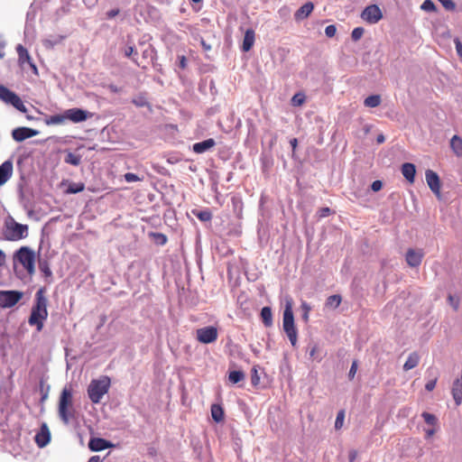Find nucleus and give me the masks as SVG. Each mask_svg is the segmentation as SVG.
Returning a JSON list of instances; mask_svg holds the SVG:
<instances>
[{
    "label": "nucleus",
    "instance_id": "obj_1",
    "mask_svg": "<svg viewBox=\"0 0 462 462\" xmlns=\"http://www.w3.org/2000/svg\"><path fill=\"white\" fill-rule=\"evenodd\" d=\"M47 290L41 287L35 293L34 303L32 305L31 315L28 319L30 326H35L40 332L43 328V323L48 318V299L46 297Z\"/></svg>",
    "mask_w": 462,
    "mask_h": 462
},
{
    "label": "nucleus",
    "instance_id": "obj_2",
    "mask_svg": "<svg viewBox=\"0 0 462 462\" xmlns=\"http://www.w3.org/2000/svg\"><path fill=\"white\" fill-rule=\"evenodd\" d=\"M72 399L71 386H65L61 391L58 406L59 416L65 424H68L69 420L75 417Z\"/></svg>",
    "mask_w": 462,
    "mask_h": 462
},
{
    "label": "nucleus",
    "instance_id": "obj_3",
    "mask_svg": "<svg viewBox=\"0 0 462 462\" xmlns=\"http://www.w3.org/2000/svg\"><path fill=\"white\" fill-rule=\"evenodd\" d=\"M28 226L20 224L14 217H8L4 224L3 236L7 241H19L27 237Z\"/></svg>",
    "mask_w": 462,
    "mask_h": 462
},
{
    "label": "nucleus",
    "instance_id": "obj_4",
    "mask_svg": "<svg viewBox=\"0 0 462 462\" xmlns=\"http://www.w3.org/2000/svg\"><path fill=\"white\" fill-rule=\"evenodd\" d=\"M111 381L107 375L93 379L88 387V395L93 403H99L105 394L108 393Z\"/></svg>",
    "mask_w": 462,
    "mask_h": 462
},
{
    "label": "nucleus",
    "instance_id": "obj_5",
    "mask_svg": "<svg viewBox=\"0 0 462 462\" xmlns=\"http://www.w3.org/2000/svg\"><path fill=\"white\" fill-rule=\"evenodd\" d=\"M282 328L291 345L294 346L297 343L298 332L294 324L291 300L286 302L283 310Z\"/></svg>",
    "mask_w": 462,
    "mask_h": 462
},
{
    "label": "nucleus",
    "instance_id": "obj_6",
    "mask_svg": "<svg viewBox=\"0 0 462 462\" xmlns=\"http://www.w3.org/2000/svg\"><path fill=\"white\" fill-rule=\"evenodd\" d=\"M14 258L23 266L30 275L34 273L35 254L31 248L27 246L21 247L15 253Z\"/></svg>",
    "mask_w": 462,
    "mask_h": 462
},
{
    "label": "nucleus",
    "instance_id": "obj_7",
    "mask_svg": "<svg viewBox=\"0 0 462 462\" xmlns=\"http://www.w3.org/2000/svg\"><path fill=\"white\" fill-rule=\"evenodd\" d=\"M0 99L7 104H11L17 110L25 113L27 111L22 99L13 91L8 89L4 85L0 84Z\"/></svg>",
    "mask_w": 462,
    "mask_h": 462
},
{
    "label": "nucleus",
    "instance_id": "obj_8",
    "mask_svg": "<svg viewBox=\"0 0 462 462\" xmlns=\"http://www.w3.org/2000/svg\"><path fill=\"white\" fill-rule=\"evenodd\" d=\"M218 330L214 326H208L196 330V338L202 344H211L217 339Z\"/></svg>",
    "mask_w": 462,
    "mask_h": 462
},
{
    "label": "nucleus",
    "instance_id": "obj_9",
    "mask_svg": "<svg viewBox=\"0 0 462 462\" xmlns=\"http://www.w3.org/2000/svg\"><path fill=\"white\" fill-rule=\"evenodd\" d=\"M23 296V293L18 291H0V307L12 308Z\"/></svg>",
    "mask_w": 462,
    "mask_h": 462
},
{
    "label": "nucleus",
    "instance_id": "obj_10",
    "mask_svg": "<svg viewBox=\"0 0 462 462\" xmlns=\"http://www.w3.org/2000/svg\"><path fill=\"white\" fill-rule=\"evenodd\" d=\"M361 18L366 23L374 24L378 23L383 18V14L378 5H371L363 10Z\"/></svg>",
    "mask_w": 462,
    "mask_h": 462
},
{
    "label": "nucleus",
    "instance_id": "obj_11",
    "mask_svg": "<svg viewBox=\"0 0 462 462\" xmlns=\"http://www.w3.org/2000/svg\"><path fill=\"white\" fill-rule=\"evenodd\" d=\"M16 51L18 54V63L21 68H24L25 64H28L32 69L33 74L38 75V69L36 65L33 63L27 49L23 47L22 44H18L16 47Z\"/></svg>",
    "mask_w": 462,
    "mask_h": 462
},
{
    "label": "nucleus",
    "instance_id": "obj_12",
    "mask_svg": "<svg viewBox=\"0 0 462 462\" xmlns=\"http://www.w3.org/2000/svg\"><path fill=\"white\" fill-rule=\"evenodd\" d=\"M424 257L422 249L409 248L405 254V260L410 267L415 268L420 265Z\"/></svg>",
    "mask_w": 462,
    "mask_h": 462
},
{
    "label": "nucleus",
    "instance_id": "obj_13",
    "mask_svg": "<svg viewBox=\"0 0 462 462\" xmlns=\"http://www.w3.org/2000/svg\"><path fill=\"white\" fill-rule=\"evenodd\" d=\"M66 120L80 123L91 117V114L80 108H70L65 111Z\"/></svg>",
    "mask_w": 462,
    "mask_h": 462
},
{
    "label": "nucleus",
    "instance_id": "obj_14",
    "mask_svg": "<svg viewBox=\"0 0 462 462\" xmlns=\"http://www.w3.org/2000/svg\"><path fill=\"white\" fill-rule=\"evenodd\" d=\"M425 177L430 190L438 197H439L441 184L439 175L432 170H427L425 172Z\"/></svg>",
    "mask_w": 462,
    "mask_h": 462
},
{
    "label": "nucleus",
    "instance_id": "obj_15",
    "mask_svg": "<svg viewBox=\"0 0 462 462\" xmlns=\"http://www.w3.org/2000/svg\"><path fill=\"white\" fill-rule=\"evenodd\" d=\"M38 134V131L29 127H17L13 130L12 137L16 142H23Z\"/></svg>",
    "mask_w": 462,
    "mask_h": 462
},
{
    "label": "nucleus",
    "instance_id": "obj_16",
    "mask_svg": "<svg viewBox=\"0 0 462 462\" xmlns=\"http://www.w3.org/2000/svg\"><path fill=\"white\" fill-rule=\"evenodd\" d=\"M35 442L39 448L45 447L51 440V432L48 426L43 423L40 431L35 435Z\"/></svg>",
    "mask_w": 462,
    "mask_h": 462
},
{
    "label": "nucleus",
    "instance_id": "obj_17",
    "mask_svg": "<svg viewBox=\"0 0 462 462\" xmlns=\"http://www.w3.org/2000/svg\"><path fill=\"white\" fill-rule=\"evenodd\" d=\"M13 162L5 161L0 165V186L4 185L12 176Z\"/></svg>",
    "mask_w": 462,
    "mask_h": 462
},
{
    "label": "nucleus",
    "instance_id": "obj_18",
    "mask_svg": "<svg viewBox=\"0 0 462 462\" xmlns=\"http://www.w3.org/2000/svg\"><path fill=\"white\" fill-rule=\"evenodd\" d=\"M112 447V444L101 438H91L88 442V448L92 451H101Z\"/></svg>",
    "mask_w": 462,
    "mask_h": 462
},
{
    "label": "nucleus",
    "instance_id": "obj_19",
    "mask_svg": "<svg viewBox=\"0 0 462 462\" xmlns=\"http://www.w3.org/2000/svg\"><path fill=\"white\" fill-rule=\"evenodd\" d=\"M314 5L311 2H307L294 14L295 20L301 21L306 19L312 13Z\"/></svg>",
    "mask_w": 462,
    "mask_h": 462
},
{
    "label": "nucleus",
    "instance_id": "obj_20",
    "mask_svg": "<svg viewBox=\"0 0 462 462\" xmlns=\"http://www.w3.org/2000/svg\"><path fill=\"white\" fill-rule=\"evenodd\" d=\"M255 40V33L253 29H247L245 32L243 44H242V51L245 52L249 51L252 47L254 46Z\"/></svg>",
    "mask_w": 462,
    "mask_h": 462
},
{
    "label": "nucleus",
    "instance_id": "obj_21",
    "mask_svg": "<svg viewBox=\"0 0 462 462\" xmlns=\"http://www.w3.org/2000/svg\"><path fill=\"white\" fill-rule=\"evenodd\" d=\"M402 173L403 177L412 184L415 180L416 168L413 163L405 162L402 165Z\"/></svg>",
    "mask_w": 462,
    "mask_h": 462
},
{
    "label": "nucleus",
    "instance_id": "obj_22",
    "mask_svg": "<svg viewBox=\"0 0 462 462\" xmlns=\"http://www.w3.org/2000/svg\"><path fill=\"white\" fill-rule=\"evenodd\" d=\"M215 144H216L215 140L212 138H209L205 141L194 143L193 144V152L196 153H203L206 151L214 147Z\"/></svg>",
    "mask_w": 462,
    "mask_h": 462
},
{
    "label": "nucleus",
    "instance_id": "obj_23",
    "mask_svg": "<svg viewBox=\"0 0 462 462\" xmlns=\"http://www.w3.org/2000/svg\"><path fill=\"white\" fill-rule=\"evenodd\" d=\"M420 363V356L417 352H412L408 356L406 362L403 365V370L409 371L415 368Z\"/></svg>",
    "mask_w": 462,
    "mask_h": 462
},
{
    "label": "nucleus",
    "instance_id": "obj_24",
    "mask_svg": "<svg viewBox=\"0 0 462 462\" xmlns=\"http://www.w3.org/2000/svg\"><path fill=\"white\" fill-rule=\"evenodd\" d=\"M450 147L457 157L462 156V138L454 135L450 140Z\"/></svg>",
    "mask_w": 462,
    "mask_h": 462
},
{
    "label": "nucleus",
    "instance_id": "obj_25",
    "mask_svg": "<svg viewBox=\"0 0 462 462\" xmlns=\"http://www.w3.org/2000/svg\"><path fill=\"white\" fill-rule=\"evenodd\" d=\"M211 416L216 422H221L224 420V410L219 404L211 405Z\"/></svg>",
    "mask_w": 462,
    "mask_h": 462
},
{
    "label": "nucleus",
    "instance_id": "obj_26",
    "mask_svg": "<svg viewBox=\"0 0 462 462\" xmlns=\"http://www.w3.org/2000/svg\"><path fill=\"white\" fill-rule=\"evenodd\" d=\"M261 319L265 327L273 325V312L270 307H263L261 310Z\"/></svg>",
    "mask_w": 462,
    "mask_h": 462
},
{
    "label": "nucleus",
    "instance_id": "obj_27",
    "mask_svg": "<svg viewBox=\"0 0 462 462\" xmlns=\"http://www.w3.org/2000/svg\"><path fill=\"white\" fill-rule=\"evenodd\" d=\"M342 301V298L338 294L329 296L325 302V307L328 309H337Z\"/></svg>",
    "mask_w": 462,
    "mask_h": 462
},
{
    "label": "nucleus",
    "instance_id": "obj_28",
    "mask_svg": "<svg viewBox=\"0 0 462 462\" xmlns=\"http://www.w3.org/2000/svg\"><path fill=\"white\" fill-rule=\"evenodd\" d=\"M66 116L65 113L63 115H53L45 118L44 122L47 125H61L65 122Z\"/></svg>",
    "mask_w": 462,
    "mask_h": 462
},
{
    "label": "nucleus",
    "instance_id": "obj_29",
    "mask_svg": "<svg viewBox=\"0 0 462 462\" xmlns=\"http://www.w3.org/2000/svg\"><path fill=\"white\" fill-rule=\"evenodd\" d=\"M364 104L367 107H376L381 104V97L379 95H372L367 97Z\"/></svg>",
    "mask_w": 462,
    "mask_h": 462
},
{
    "label": "nucleus",
    "instance_id": "obj_30",
    "mask_svg": "<svg viewBox=\"0 0 462 462\" xmlns=\"http://www.w3.org/2000/svg\"><path fill=\"white\" fill-rule=\"evenodd\" d=\"M85 189V184L83 182H72L69 185L66 192L68 194H76Z\"/></svg>",
    "mask_w": 462,
    "mask_h": 462
},
{
    "label": "nucleus",
    "instance_id": "obj_31",
    "mask_svg": "<svg viewBox=\"0 0 462 462\" xmlns=\"http://www.w3.org/2000/svg\"><path fill=\"white\" fill-rule=\"evenodd\" d=\"M66 163L78 166L81 162V157L78 154H75L73 152H68L64 159Z\"/></svg>",
    "mask_w": 462,
    "mask_h": 462
},
{
    "label": "nucleus",
    "instance_id": "obj_32",
    "mask_svg": "<svg viewBox=\"0 0 462 462\" xmlns=\"http://www.w3.org/2000/svg\"><path fill=\"white\" fill-rule=\"evenodd\" d=\"M228 379L233 383H237L245 379V374L242 371H232L229 373Z\"/></svg>",
    "mask_w": 462,
    "mask_h": 462
},
{
    "label": "nucleus",
    "instance_id": "obj_33",
    "mask_svg": "<svg viewBox=\"0 0 462 462\" xmlns=\"http://www.w3.org/2000/svg\"><path fill=\"white\" fill-rule=\"evenodd\" d=\"M306 97L303 93H296L291 98V105L300 106L304 104Z\"/></svg>",
    "mask_w": 462,
    "mask_h": 462
},
{
    "label": "nucleus",
    "instance_id": "obj_34",
    "mask_svg": "<svg viewBox=\"0 0 462 462\" xmlns=\"http://www.w3.org/2000/svg\"><path fill=\"white\" fill-rule=\"evenodd\" d=\"M195 216L203 222L210 221L212 218V214L209 210H201L198 213H195Z\"/></svg>",
    "mask_w": 462,
    "mask_h": 462
},
{
    "label": "nucleus",
    "instance_id": "obj_35",
    "mask_svg": "<svg viewBox=\"0 0 462 462\" xmlns=\"http://www.w3.org/2000/svg\"><path fill=\"white\" fill-rule=\"evenodd\" d=\"M39 269L44 274L45 277H51L52 274L47 261L40 262Z\"/></svg>",
    "mask_w": 462,
    "mask_h": 462
},
{
    "label": "nucleus",
    "instance_id": "obj_36",
    "mask_svg": "<svg viewBox=\"0 0 462 462\" xmlns=\"http://www.w3.org/2000/svg\"><path fill=\"white\" fill-rule=\"evenodd\" d=\"M251 383L253 386L257 387L260 383V376L256 366L251 369Z\"/></svg>",
    "mask_w": 462,
    "mask_h": 462
},
{
    "label": "nucleus",
    "instance_id": "obj_37",
    "mask_svg": "<svg viewBox=\"0 0 462 462\" xmlns=\"http://www.w3.org/2000/svg\"><path fill=\"white\" fill-rule=\"evenodd\" d=\"M422 418L424 419L425 422L429 425H436L437 424V418L435 415L431 414V413H429V412H426L424 411L422 414H421Z\"/></svg>",
    "mask_w": 462,
    "mask_h": 462
},
{
    "label": "nucleus",
    "instance_id": "obj_38",
    "mask_svg": "<svg viewBox=\"0 0 462 462\" xmlns=\"http://www.w3.org/2000/svg\"><path fill=\"white\" fill-rule=\"evenodd\" d=\"M310 356L313 360H317L318 362H320L322 360V356L319 354V347L317 345H314L310 351Z\"/></svg>",
    "mask_w": 462,
    "mask_h": 462
},
{
    "label": "nucleus",
    "instance_id": "obj_39",
    "mask_svg": "<svg viewBox=\"0 0 462 462\" xmlns=\"http://www.w3.org/2000/svg\"><path fill=\"white\" fill-rule=\"evenodd\" d=\"M365 32V29L363 27H356L351 32V38L353 41L356 42L360 40Z\"/></svg>",
    "mask_w": 462,
    "mask_h": 462
},
{
    "label": "nucleus",
    "instance_id": "obj_40",
    "mask_svg": "<svg viewBox=\"0 0 462 462\" xmlns=\"http://www.w3.org/2000/svg\"><path fill=\"white\" fill-rule=\"evenodd\" d=\"M344 420H345V411L343 410H341L338 411L337 418H336V421H335V429L336 430H339L342 428Z\"/></svg>",
    "mask_w": 462,
    "mask_h": 462
},
{
    "label": "nucleus",
    "instance_id": "obj_41",
    "mask_svg": "<svg viewBox=\"0 0 462 462\" xmlns=\"http://www.w3.org/2000/svg\"><path fill=\"white\" fill-rule=\"evenodd\" d=\"M151 236L154 237L155 242L159 245H165L167 243V236L162 233H152Z\"/></svg>",
    "mask_w": 462,
    "mask_h": 462
},
{
    "label": "nucleus",
    "instance_id": "obj_42",
    "mask_svg": "<svg viewBox=\"0 0 462 462\" xmlns=\"http://www.w3.org/2000/svg\"><path fill=\"white\" fill-rule=\"evenodd\" d=\"M420 7L427 12H434L436 10L435 4L431 0H425Z\"/></svg>",
    "mask_w": 462,
    "mask_h": 462
},
{
    "label": "nucleus",
    "instance_id": "obj_43",
    "mask_svg": "<svg viewBox=\"0 0 462 462\" xmlns=\"http://www.w3.org/2000/svg\"><path fill=\"white\" fill-rule=\"evenodd\" d=\"M124 178H125V181H127V182H135V181H140L142 180L136 174L132 173V172L125 173L124 175Z\"/></svg>",
    "mask_w": 462,
    "mask_h": 462
},
{
    "label": "nucleus",
    "instance_id": "obj_44",
    "mask_svg": "<svg viewBox=\"0 0 462 462\" xmlns=\"http://www.w3.org/2000/svg\"><path fill=\"white\" fill-rule=\"evenodd\" d=\"M437 381H438V376L434 375L432 379H430V381L427 382V383L425 384V389L429 392L433 391L434 388L436 387Z\"/></svg>",
    "mask_w": 462,
    "mask_h": 462
},
{
    "label": "nucleus",
    "instance_id": "obj_45",
    "mask_svg": "<svg viewBox=\"0 0 462 462\" xmlns=\"http://www.w3.org/2000/svg\"><path fill=\"white\" fill-rule=\"evenodd\" d=\"M357 367H358V365H357V361L355 360L353 361L352 365H351V367H350V370H349V373H348V378L349 380H353L356 374V371H357Z\"/></svg>",
    "mask_w": 462,
    "mask_h": 462
},
{
    "label": "nucleus",
    "instance_id": "obj_46",
    "mask_svg": "<svg viewBox=\"0 0 462 462\" xmlns=\"http://www.w3.org/2000/svg\"><path fill=\"white\" fill-rule=\"evenodd\" d=\"M336 32H337V27L335 25H333V24L328 25L325 28V33L329 38L334 37Z\"/></svg>",
    "mask_w": 462,
    "mask_h": 462
},
{
    "label": "nucleus",
    "instance_id": "obj_47",
    "mask_svg": "<svg viewBox=\"0 0 462 462\" xmlns=\"http://www.w3.org/2000/svg\"><path fill=\"white\" fill-rule=\"evenodd\" d=\"M447 10H454L455 4L452 0H438Z\"/></svg>",
    "mask_w": 462,
    "mask_h": 462
},
{
    "label": "nucleus",
    "instance_id": "obj_48",
    "mask_svg": "<svg viewBox=\"0 0 462 462\" xmlns=\"http://www.w3.org/2000/svg\"><path fill=\"white\" fill-rule=\"evenodd\" d=\"M330 214H331V209L329 208H328V207L321 208L319 210V217H328Z\"/></svg>",
    "mask_w": 462,
    "mask_h": 462
},
{
    "label": "nucleus",
    "instance_id": "obj_49",
    "mask_svg": "<svg viewBox=\"0 0 462 462\" xmlns=\"http://www.w3.org/2000/svg\"><path fill=\"white\" fill-rule=\"evenodd\" d=\"M382 188H383V182L381 180H374L371 185L372 190H374L375 192L381 190Z\"/></svg>",
    "mask_w": 462,
    "mask_h": 462
},
{
    "label": "nucleus",
    "instance_id": "obj_50",
    "mask_svg": "<svg viewBox=\"0 0 462 462\" xmlns=\"http://www.w3.org/2000/svg\"><path fill=\"white\" fill-rule=\"evenodd\" d=\"M454 42H455L456 51H457V54L462 58V43H461L460 40L458 38H456L454 40Z\"/></svg>",
    "mask_w": 462,
    "mask_h": 462
},
{
    "label": "nucleus",
    "instance_id": "obj_51",
    "mask_svg": "<svg viewBox=\"0 0 462 462\" xmlns=\"http://www.w3.org/2000/svg\"><path fill=\"white\" fill-rule=\"evenodd\" d=\"M135 52V49L134 46H128L125 50V55L126 57H131L134 53Z\"/></svg>",
    "mask_w": 462,
    "mask_h": 462
},
{
    "label": "nucleus",
    "instance_id": "obj_52",
    "mask_svg": "<svg viewBox=\"0 0 462 462\" xmlns=\"http://www.w3.org/2000/svg\"><path fill=\"white\" fill-rule=\"evenodd\" d=\"M356 457H357V451L355 449L350 450L349 454H348L349 461L354 462Z\"/></svg>",
    "mask_w": 462,
    "mask_h": 462
},
{
    "label": "nucleus",
    "instance_id": "obj_53",
    "mask_svg": "<svg viewBox=\"0 0 462 462\" xmlns=\"http://www.w3.org/2000/svg\"><path fill=\"white\" fill-rule=\"evenodd\" d=\"M187 66V60L185 58V56H180V67L181 69H185Z\"/></svg>",
    "mask_w": 462,
    "mask_h": 462
},
{
    "label": "nucleus",
    "instance_id": "obj_54",
    "mask_svg": "<svg viewBox=\"0 0 462 462\" xmlns=\"http://www.w3.org/2000/svg\"><path fill=\"white\" fill-rule=\"evenodd\" d=\"M290 144H291V148H292V152H295V150H296V148H297V145H298V140H297V138H292V139H291V141H290Z\"/></svg>",
    "mask_w": 462,
    "mask_h": 462
},
{
    "label": "nucleus",
    "instance_id": "obj_55",
    "mask_svg": "<svg viewBox=\"0 0 462 462\" xmlns=\"http://www.w3.org/2000/svg\"><path fill=\"white\" fill-rule=\"evenodd\" d=\"M119 14V10L118 9H113L111 11H109L107 13V17L108 18H113L115 17L116 15H117Z\"/></svg>",
    "mask_w": 462,
    "mask_h": 462
},
{
    "label": "nucleus",
    "instance_id": "obj_56",
    "mask_svg": "<svg viewBox=\"0 0 462 462\" xmlns=\"http://www.w3.org/2000/svg\"><path fill=\"white\" fill-rule=\"evenodd\" d=\"M5 262V253L0 249V266H2Z\"/></svg>",
    "mask_w": 462,
    "mask_h": 462
},
{
    "label": "nucleus",
    "instance_id": "obj_57",
    "mask_svg": "<svg viewBox=\"0 0 462 462\" xmlns=\"http://www.w3.org/2000/svg\"><path fill=\"white\" fill-rule=\"evenodd\" d=\"M88 462H102L99 456H93L88 459Z\"/></svg>",
    "mask_w": 462,
    "mask_h": 462
},
{
    "label": "nucleus",
    "instance_id": "obj_58",
    "mask_svg": "<svg viewBox=\"0 0 462 462\" xmlns=\"http://www.w3.org/2000/svg\"><path fill=\"white\" fill-rule=\"evenodd\" d=\"M435 434V430L430 429L426 430V438L430 439Z\"/></svg>",
    "mask_w": 462,
    "mask_h": 462
},
{
    "label": "nucleus",
    "instance_id": "obj_59",
    "mask_svg": "<svg viewBox=\"0 0 462 462\" xmlns=\"http://www.w3.org/2000/svg\"><path fill=\"white\" fill-rule=\"evenodd\" d=\"M201 45L205 51H209L211 49L210 45L207 44L203 39L201 40Z\"/></svg>",
    "mask_w": 462,
    "mask_h": 462
},
{
    "label": "nucleus",
    "instance_id": "obj_60",
    "mask_svg": "<svg viewBox=\"0 0 462 462\" xmlns=\"http://www.w3.org/2000/svg\"><path fill=\"white\" fill-rule=\"evenodd\" d=\"M378 143H383L384 142V136L383 134H379L376 138Z\"/></svg>",
    "mask_w": 462,
    "mask_h": 462
},
{
    "label": "nucleus",
    "instance_id": "obj_61",
    "mask_svg": "<svg viewBox=\"0 0 462 462\" xmlns=\"http://www.w3.org/2000/svg\"><path fill=\"white\" fill-rule=\"evenodd\" d=\"M302 308L304 309L305 312H307V313H309L310 310V307L307 303H303Z\"/></svg>",
    "mask_w": 462,
    "mask_h": 462
},
{
    "label": "nucleus",
    "instance_id": "obj_62",
    "mask_svg": "<svg viewBox=\"0 0 462 462\" xmlns=\"http://www.w3.org/2000/svg\"><path fill=\"white\" fill-rule=\"evenodd\" d=\"M302 318H303V319H305L307 321L309 319V313L304 312Z\"/></svg>",
    "mask_w": 462,
    "mask_h": 462
},
{
    "label": "nucleus",
    "instance_id": "obj_63",
    "mask_svg": "<svg viewBox=\"0 0 462 462\" xmlns=\"http://www.w3.org/2000/svg\"><path fill=\"white\" fill-rule=\"evenodd\" d=\"M448 300L450 302H453V297L451 295L448 296Z\"/></svg>",
    "mask_w": 462,
    "mask_h": 462
},
{
    "label": "nucleus",
    "instance_id": "obj_64",
    "mask_svg": "<svg viewBox=\"0 0 462 462\" xmlns=\"http://www.w3.org/2000/svg\"><path fill=\"white\" fill-rule=\"evenodd\" d=\"M134 103L136 104L137 106H142L141 102L136 103L135 101H134Z\"/></svg>",
    "mask_w": 462,
    "mask_h": 462
}]
</instances>
